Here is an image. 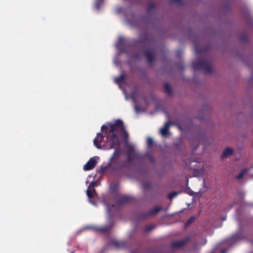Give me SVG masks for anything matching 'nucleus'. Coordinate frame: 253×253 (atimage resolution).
<instances>
[{
  "instance_id": "1",
  "label": "nucleus",
  "mask_w": 253,
  "mask_h": 253,
  "mask_svg": "<svg viewBox=\"0 0 253 253\" xmlns=\"http://www.w3.org/2000/svg\"><path fill=\"white\" fill-rule=\"evenodd\" d=\"M101 131L104 134L106 138L104 149H115V151L110 158L111 165L113 166L115 171L122 170L125 168L127 163L130 164L134 159L139 156L138 154L135 153L133 149H130L127 152L126 161L120 162L119 158L121 154L120 148L121 141L120 136L122 132H124L125 137L127 138V133L126 132L125 126L123 122L117 120L114 123H107L101 126Z\"/></svg>"
},
{
  "instance_id": "2",
  "label": "nucleus",
  "mask_w": 253,
  "mask_h": 253,
  "mask_svg": "<svg viewBox=\"0 0 253 253\" xmlns=\"http://www.w3.org/2000/svg\"><path fill=\"white\" fill-rule=\"evenodd\" d=\"M211 62L209 58L195 60L192 62V67L195 71L202 70L206 74L212 73Z\"/></svg>"
},
{
  "instance_id": "3",
  "label": "nucleus",
  "mask_w": 253,
  "mask_h": 253,
  "mask_svg": "<svg viewBox=\"0 0 253 253\" xmlns=\"http://www.w3.org/2000/svg\"><path fill=\"white\" fill-rule=\"evenodd\" d=\"M89 183V185L86 191L88 197V202L93 205H95L94 193H95V175H89L86 181V184Z\"/></svg>"
},
{
  "instance_id": "4",
  "label": "nucleus",
  "mask_w": 253,
  "mask_h": 253,
  "mask_svg": "<svg viewBox=\"0 0 253 253\" xmlns=\"http://www.w3.org/2000/svg\"><path fill=\"white\" fill-rule=\"evenodd\" d=\"M116 46L121 52H126L130 45L127 40L121 37L118 40Z\"/></svg>"
},
{
  "instance_id": "5",
  "label": "nucleus",
  "mask_w": 253,
  "mask_h": 253,
  "mask_svg": "<svg viewBox=\"0 0 253 253\" xmlns=\"http://www.w3.org/2000/svg\"><path fill=\"white\" fill-rule=\"evenodd\" d=\"M163 209L162 208L156 207L148 212H145L141 213L139 217L142 219H146L152 215L156 214L158 212L161 211Z\"/></svg>"
},
{
  "instance_id": "6",
  "label": "nucleus",
  "mask_w": 253,
  "mask_h": 253,
  "mask_svg": "<svg viewBox=\"0 0 253 253\" xmlns=\"http://www.w3.org/2000/svg\"><path fill=\"white\" fill-rule=\"evenodd\" d=\"M163 209L162 208L156 207L148 212H145L141 213L139 217L142 219H146L152 215L156 214L158 212L161 211Z\"/></svg>"
},
{
  "instance_id": "7",
  "label": "nucleus",
  "mask_w": 253,
  "mask_h": 253,
  "mask_svg": "<svg viewBox=\"0 0 253 253\" xmlns=\"http://www.w3.org/2000/svg\"><path fill=\"white\" fill-rule=\"evenodd\" d=\"M95 167V157H93L84 166V170H88L92 169Z\"/></svg>"
},
{
  "instance_id": "8",
  "label": "nucleus",
  "mask_w": 253,
  "mask_h": 253,
  "mask_svg": "<svg viewBox=\"0 0 253 253\" xmlns=\"http://www.w3.org/2000/svg\"><path fill=\"white\" fill-rule=\"evenodd\" d=\"M188 241V240H181L179 241H175L171 244L172 249L180 248L182 247Z\"/></svg>"
},
{
  "instance_id": "9",
  "label": "nucleus",
  "mask_w": 253,
  "mask_h": 253,
  "mask_svg": "<svg viewBox=\"0 0 253 253\" xmlns=\"http://www.w3.org/2000/svg\"><path fill=\"white\" fill-rule=\"evenodd\" d=\"M132 200V199L130 197L126 196H122L119 199L118 204L120 206L122 205L129 203L131 202Z\"/></svg>"
},
{
  "instance_id": "10",
  "label": "nucleus",
  "mask_w": 253,
  "mask_h": 253,
  "mask_svg": "<svg viewBox=\"0 0 253 253\" xmlns=\"http://www.w3.org/2000/svg\"><path fill=\"white\" fill-rule=\"evenodd\" d=\"M174 123L170 122H167L165 123V126L161 129V133L163 136H166L169 134V128L170 126L174 125Z\"/></svg>"
},
{
  "instance_id": "11",
  "label": "nucleus",
  "mask_w": 253,
  "mask_h": 253,
  "mask_svg": "<svg viewBox=\"0 0 253 253\" xmlns=\"http://www.w3.org/2000/svg\"><path fill=\"white\" fill-rule=\"evenodd\" d=\"M144 55L149 63H152L154 61L155 55L153 52L150 51L149 49H146L144 52Z\"/></svg>"
},
{
  "instance_id": "12",
  "label": "nucleus",
  "mask_w": 253,
  "mask_h": 253,
  "mask_svg": "<svg viewBox=\"0 0 253 253\" xmlns=\"http://www.w3.org/2000/svg\"><path fill=\"white\" fill-rule=\"evenodd\" d=\"M233 152V150L231 148L227 147L223 151L221 157L222 158H226L228 156L232 154Z\"/></svg>"
},
{
  "instance_id": "13",
  "label": "nucleus",
  "mask_w": 253,
  "mask_h": 253,
  "mask_svg": "<svg viewBox=\"0 0 253 253\" xmlns=\"http://www.w3.org/2000/svg\"><path fill=\"white\" fill-rule=\"evenodd\" d=\"M139 42H146L148 43L149 42L150 40L147 34H143L142 35L141 37L140 38V39L138 41Z\"/></svg>"
},
{
  "instance_id": "14",
  "label": "nucleus",
  "mask_w": 253,
  "mask_h": 253,
  "mask_svg": "<svg viewBox=\"0 0 253 253\" xmlns=\"http://www.w3.org/2000/svg\"><path fill=\"white\" fill-rule=\"evenodd\" d=\"M102 139H103V137L101 136L99 133H97V135L96 136V147L100 148V146H101L100 142Z\"/></svg>"
},
{
  "instance_id": "15",
  "label": "nucleus",
  "mask_w": 253,
  "mask_h": 253,
  "mask_svg": "<svg viewBox=\"0 0 253 253\" xmlns=\"http://www.w3.org/2000/svg\"><path fill=\"white\" fill-rule=\"evenodd\" d=\"M155 4L153 2H150L148 3V5L147 8V11L148 13H150L152 12L153 10H155Z\"/></svg>"
},
{
  "instance_id": "16",
  "label": "nucleus",
  "mask_w": 253,
  "mask_h": 253,
  "mask_svg": "<svg viewBox=\"0 0 253 253\" xmlns=\"http://www.w3.org/2000/svg\"><path fill=\"white\" fill-rule=\"evenodd\" d=\"M125 79V75L124 74H122L119 77L115 79V82L117 84L122 83Z\"/></svg>"
},
{
  "instance_id": "17",
  "label": "nucleus",
  "mask_w": 253,
  "mask_h": 253,
  "mask_svg": "<svg viewBox=\"0 0 253 253\" xmlns=\"http://www.w3.org/2000/svg\"><path fill=\"white\" fill-rule=\"evenodd\" d=\"M95 227L93 226H90V225H86L84 226V227H82L80 229H79L77 233V234H79L80 233H81L82 231L87 230V229H94Z\"/></svg>"
},
{
  "instance_id": "18",
  "label": "nucleus",
  "mask_w": 253,
  "mask_h": 253,
  "mask_svg": "<svg viewBox=\"0 0 253 253\" xmlns=\"http://www.w3.org/2000/svg\"><path fill=\"white\" fill-rule=\"evenodd\" d=\"M165 89L166 90V92L168 93L169 95H170L172 92V89L171 88L170 85L168 83H166L165 84Z\"/></svg>"
},
{
  "instance_id": "19",
  "label": "nucleus",
  "mask_w": 253,
  "mask_h": 253,
  "mask_svg": "<svg viewBox=\"0 0 253 253\" xmlns=\"http://www.w3.org/2000/svg\"><path fill=\"white\" fill-rule=\"evenodd\" d=\"M111 228V227L109 226H105L100 229L96 228V231L99 230L102 232H108L110 231Z\"/></svg>"
},
{
  "instance_id": "20",
  "label": "nucleus",
  "mask_w": 253,
  "mask_h": 253,
  "mask_svg": "<svg viewBox=\"0 0 253 253\" xmlns=\"http://www.w3.org/2000/svg\"><path fill=\"white\" fill-rule=\"evenodd\" d=\"M247 170L246 169H243L240 173L236 176V178L238 179H240L243 178L245 173L247 172Z\"/></svg>"
},
{
  "instance_id": "21",
  "label": "nucleus",
  "mask_w": 253,
  "mask_h": 253,
  "mask_svg": "<svg viewBox=\"0 0 253 253\" xmlns=\"http://www.w3.org/2000/svg\"><path fill=\"white\" fill-rule=\"evenodd\" d=\"M153 143H154V141H153V139L151 137H148V138L147 139V144L148 147L149 148H151L153 146Z\"/></svg>"
},
{
  "instance_id": "22",
  "label": "nucleus",
  "mask_w": 253,
  "mask_h": 253,
  "mask_svg": "<svg viewBox=\"0 0 253 253\" xmlns=\"http://www.w3.org/2000/svg\"><path fill=\"white\" fill-rule=\"evenodd\" d=\"M194 217H191L188 220H187L186 223H185V226H187L190 225L194 220Z\"/></svg>"
},
{
  "instance_id": "23",
  "label": "nucleus",
  "mask_w": 253,
  "mask_h": 253,
  "mask_svg": "<svg viewBox=\"0 0 253 253\" xmlns=\"http://www.w3.org/2000/svg\"><path fill=\"white\" fill-rule=\"evenodd\" d=\"M143 188L145 190L148 189L151 187V184L149 182H145L142 184Z\"/></svg>"
},
{
  "instance_id": "24",
  "label": "nucleus",
  "mask_w": 253,
  "mask_h": 253,
  "mask_svg": "<svg viewBox=\"0 0 253 253\" xmlns=\"http://www.w3.org/2000/svg\"><path fill=\"white\" fill-rule=\"evenodd\" d=\"M154 226L153 225H149L145 227V231L149 232L154 228Z\"/></svg>"
},
{
  "instance_id": "25",
  "label": "nucleus",
  "mask_w": 253,
  "mask_h": 253,
  "mask_svg": "<svg viewBox=\"0 0 253 253\" xmlns=\"http://www.w3.org/2000/svg\"><path fill=\"white\" fill-rule=\"evenodd\" d=\"M177 195V193L175 192H172L169 194V199H172L173 197H175Z\"/></svg>"
},
{
  "instance_id": "26",
  "label": "nucleus",
  "mask_w": 253,
  "mask_h": 253,
  "mask_svg": "<svg viewBox=\"0 0 253 253\" xmlns=\"http://www.w3.org/2000/svg\"><path fill=\"white\" fill-rule=\"evenodd\" d=\"M108 169V167H101L100 168V169H99V172L100 173H102V172H105V171L107 170V169Z\"/></svg>"
},
{
  "instance_id": "27",
  "label": "nucleus",
  "mask_w": 253,
  "mask_h": 253,
  "mask_svg": "<svg viewBox=\"0 0 253 253\" xmlns=\"http://www.w3.org/2000/svg\"><path fill=\"white\" fill-rule=\"evenodd\" d=\"M148 158H149V159L150 161L152 163H155V159H154V158L152 156L149 155L148 156Z\"/></svg>"
},
{
  "instance_id": "28",
  "label": "nucleus",
  "mask_w": 253,
  "mask_h": 253,
  "mask_svg": "<svg viewBox=\"0 0 253 253\" xmlns=\"http://www.w3.org/2000/svg\"><path fill=\"white\" fill-rule=\"evenodd\" d=\"M115 244L118 247H121L124 244V243L121 242H116Z\"/></svg>"
},
{
  "instance_id": "29",
  "label": "nucleus",
  "mask_w": 253,
  "mask_h": 253,
  "mask_svg": "<svg viewBox=\"0 0 253 253\" xmlns=\"http://www.w3.org/2000/svg\"><path fill=\"white\" fill-rule=\"evenodd\" d=\"M172 1L174 2L179 3V4H181L182 2V0H172Z\"/></svg>"
},
{
  "instance_id": "30",
  "label": "nucleus",
  "mask_w": 253,
  "mask_h": 253,
  "mask_svg": "<svg viewBox=\"0 0 253 253\" xmlns=\"http://www.w3.org/2000/svg\"><path fill=\"white\" fill-rule=\"evenodd\" d=\"M221 253H226V250L225 249H221Z\"/></svg>"
},
{
  "instance_id": "31",
  "label": "nucleus",
  "mask_w": 253,
  "mask_h": 253,
  "mask_svg": "<svg viewBox=\"0 0 253 253\" xmlns=\"http://www.w3.org/2000/svg\"><path fill=\"white\" fill-rule=\"evenodd\" d=\"M137 251H132L131 253H138Z\"/></svg>"
},
{
  "instance_id": "32",
  "label": "nucleus",
  "mask_w": 253,
  "mask_h": 253,
  "mask_svg": "<svg viewBox=\"0 0 253 253\" xmlns=\"http://www.w3.org/2000/svg\"><path fill=\"white\" fill-rule=\"evenodd\" d=\"M99 159V158L98 157L96 156V159H95L96 163L97 162V159Z\"/></svg>"
},
{
  "instance_id": "33",
  "label": "nucleus",
  "mask_w": 253,
  "mask_h": 253,
  "mask_svg": "<svg viewBox=\"0 0 253 253\" xmlns=\"http://www.w3.org/2000/svg\"><path fill=\"white\" fill-rule=\"evenodd\" d=\"M111 208H108V212H111Z\"/></svg>"
},
{
  "instance_id": "34",
  "label": "nucleus",
  "mask_w": 253,
  "mask_h": 253,
  "mask_svg": "<svg viewBox=\"0 0 253 253\" xmlns=\"http://www.w3.org/2000/svg\"><path fill=\"white\" fill-rule=\"evenodd\" d=\"M93 144L95 145V138H94L93 139Z\"/></svg>"
},
{
  "instance_id": "35",
  "label": "nucleus",
  "mask_w": 253,
  "mask_h": 253,
  "mask_svg": "<svg viewBox=\"0 0 253 253\" xmlns=\"http://www.w3.org/2000/svg\"><path fill=\"white\" fill-rule=\"evenodd\" d=\"M246 37H243V38L242 39V40H245V39H246Z\"/></svg>"
},
{
  "instance_id": "36",
  "label": "nucleus",
  "mask_w": 253,
  "mask_h": 253,
  "mask_svg": "<svg viewBox=\"0 0 253 253\" xmlns=\"http://www.w3.org/2000/svg\"><path fill=\"white\" fill-rule=\"evenodd\" d=\"M114 207V205H112V208H113Z\"/></svg>"
},
{
  "instance_id": "37",
  "label": "nucleus",
  "mask_w": 253,
  "mask_h": 253,
  "mask_svg": "<svg viewBox=\"0 0 253 253\" xmlns=\"http://www.w3.org/2000/svg\"><path fill=\"white\" fill-rule=\"evenodd\" d=\"M135 109L137 110V107H135Z\"/></svg>"
}]
</instances>
